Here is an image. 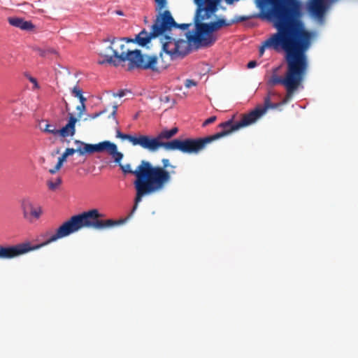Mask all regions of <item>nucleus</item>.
<instances>
[{"label":"nucleus","mask_w":358,"mask_h":358,"mask_svg":"<svg viewBox=\"0 0 358 358\" xmlns=\"http://www.w3.org/2000/svg\"><path fill=\"white\" fill-rule=\"evenodd\" d=\"M273 27L276 29L275 33L271 34L266 40L261 43L259 47V54L262 57L266 50H273L278 53L292 54L296 52L297 47L302 43L304 38L310 41L308 34H302L301 38L296 43L294 36L299 34V31L304 29L300 20L296 19L294 21H289L282 16L280 11L276 13L271 20Z\"/></svg>","instance_id":"f257e3e1"},{"label":"nucleus","mask_w":358,"mask_h":358,"mask_svg":"<svg viewBox=\"0 0 358 358\" xmlns=\"http://www.w3.org/2000/svg\"><path fill=\"white\" fill-rule=\"evenodd\" d=\"M103 214L97 208H91L88 210L83 211L80 213L72 215L69 219L64 222L55 231V233L51 235L43 243H40L41 247L55 242L60 238L67 237L76 232H78L83 228H92L98 230L119 227L127 222L132 216V213L125 218L118 220L107 219L106 220H99Z\"/></svg>","instance_id":"f03ea898"},{"label":"nucleus","mask_w":358,"mask_h":358,"mask_svg":"<svg viewBox=\"0 0 358 358\" xmlns=\"http://www.w3.org/2000/svg\"><path fill=\"white\" fill-rule=\"evenodd\" d=\"M337 0H308L306 4H304L301 0H287L285 3V0H282V8L280 13L282 16L289 21H294L299 19L303 25L304 29L299 31V34L294 36L296 43H298L302 34H308L310 36V47L311 46L312 40L315 37L316 33L314 31L308 30L303 20V17L306 12L308 16L317 21L319 24H322L324 22V15L327 12L329 4L336 2Z\"/></svg>","instance_id":"7ed1b4c3"},{"label":"nucleus","mask_w":358,"mask_h":358,"mask_svg":"<svg viewBox=\"0 0 358 358\" xmlns=\"http://www.w3.org/2000/svg\"><path fill=\"white\" fill-rule=\"evenodd\" d=\"M310 49L309 40L304 38L297 47L296 52L284 55V60L287 64V71L284 77L276 73L278 69L268 79L267 84L269 86L282 85L285 89H290L292 86L303 83L307 74L309 62L307 52Z\"/></svg>","instance_id":"20e7f679"},{"label":"nucleus","mask_w":358,"mask_h":358,"mask_svg":"<svg viewBox=\"0 0 358 358\" xmlns=\"http://www.w3.org/2000/svg\"><path fill=\"white\" fill-rule=\"evenodd\" d=\"M138 171L140 173V178L134 198L136 205L133 208L132 214L137 209L138 204L143 197L163 191L171 181V173H166L157 169L149 161H146L145 165Z\"/></svg>","instance_id":"39448f33"},{"label":"nucleus","mask_w":358,"mask_h":358,"mask_svg":"<svg viewBox=\"0 0 358 358\" xmlns=\"http://www.w3.org/2000/svg\"><path fill=\"white\" fill-rule=\"evenodd\" d=\"M119 59L117 62H128L127 71H131L134 69L150 71L154 73H161L166 70L171 65L165 56H163V61L160 60L159 54L148 55L143 53L140 49L127 50L121 52V55L115 53Z\"/></svg>","instance_id":"423d86ee"},{"label":"nucleus","mask_w":358,"mask_h":358,"mask_svg":"<svg viewBox=\"0 0 358 358\" xmlns=\"http://www.w3.org/2000/svg\"><path fill=\"white\" fill-rule=\"evenodd\" d=\"M116 138L122 141H128L134 146H141L142 148L148 150L150 152H155L159 148H164L166 151H169V141H163L159 140L157 136L144 134H124L118 128L116 129Z\"/></svg>","instance_id":"0eeeda50"},{"label":"nucleus","mask_w":358,"mask_h":358,"mask_svg":"<svg viewBox=\"0 0 358 358\" xmlns=\"http://www.w3.org/2000/svg\"><path fill=\"white\" fill-rule=\"evenodd\" d=\"M212 142L210 135L205 137L175 138L169 141V151H179L187 155H198Z\"/></svg>","instance_id":"6e6552de"},{"label":"nucleus","mask_w":358,"mask_h":358,"mask_svg":"<svg viewBox=\"0 0 358 358\" xmlns=\"http://www.w3.org/2000/svg\"><path fill=\"white\" fill-rule=\"evenodd\" d=\"M215 17V21L202 23L205 33L201 38L197 41L196 49L211 46L217 40V36L214 34V32L221 27L231 26L230 20H227L225 17L217 16Z\"/></svg>","instance_id":"1a4fd4ad"},{"label":"nucleus","mask_w":358,"mask_h":358,"mask_svg":"<svg viewBox=\"0 0 358 358\" xmlns=\"http://www.w3.org/2000/svg\"><path fill=\"white\" fill-rule=\"evenodd\" d=\"M250 117V113H248L240 121L235 122L234 120V117H232L228 120L221 122L218 125L221 130L213 135H210L212 141L213 142L214 141L219 140L236 131H238L241 128H244L254 124L253 120Z\"/></svg>","instance_id":"9d476101"},{"label":"nucleus","mask_w":358,"mask_h":358,"mask_svg":"<svg viewBox=\"0 0 358 358\" xmlns=\"http://www.w3.org/2000/svg\"><path fill=\"white\" fill-rule=\"evenodd\" d=\"M41 248V245H33L30 242L13 245H0V259H10L24 255L27 252L38 250Z\"/></svg>","instance_id":"9b49d317"},{"label":"nucleus","mask_w":358,"mask_h":358,"mask_svg":"<svg viewBox=\"0 0 358 358\" xmlns=\"http://www.w3.org/2000/svg\"><path fill=\"white\" fill-rule=\"evenodd\" d=\"M166 22L164 20V19H160L159 17L157 20V28L156 29L159 33L158 38H159V41L162 44V48L159 52L160 60L163 61V56L164 55H168L171 49L169 48V45L171 43H176V40L173 36L171 31L172 29H166Z\"/></svg>","instance_id":"f8f14e48"},{"label":"nucleus","mask_w":358,"mask_h":358,"mask_svg":"<svg viewBox=\"0 0 358 358\" xmlns=\"http://www.w3.org/2000/svg\"><path fill=\"white\" fill-rule=\"evenodd\" d=\"M217 10V6H213L210 4L199 5L196 8L195 15L194 17V24L195 30L196 31V38L198 41L201 38L205 33L203 29L202 23L205 20L210 18L215 13Z\"/></svg>","instance_id":"ddd939ff"},{"label":"nucleus","mask_w":358,"mask_h":358,"mask_svg":"<svg viewBox=\"0 0 358 358\" xmlns=\"http://www.w3.org/2000/svg\"><path fill=\"white\" fill-rule=\"evenodd\" d=\"M124 157V155L122 152H120L118 150V148L116 150V152L115 155H113L112 159H113V162H115L121 169L122 172L124 175H128L131 174L135 176V180H134L133 185L135 189V191H136L138 187V180L140 178V173H138V170L141 169L142 166L145 165L146 161L145 159H143L141 161L140 164L137 166L135 170H132L131 164H122V160Z\"/></svg>","instance_id":"4468645a"},{"label":"nucleus","mask_w":358,"mask_h":358,"mask_svg":"<svg viewBox=\"0 0 358 358\" xmlns=\"http://www.w3.org/2000/svg\"><path fill=\"white\" fill-rule=\"evenodd\" d=\"M164 20L166 22V29L169 30V29H178L183 31H185V36H186V38L189 43L194 42L195 45L197 43V38H196V31L195 29H194V34H192L189 30V28L191 26V24L189 23H181L179 24L176 22L172 16V14L171 11H166L164 14Z\"/></svg>","instance_id":"2eb2a0df"},{"label":"nucleus","mask_w":358,"mask_h":358,"mask_svg":"<svg viewBox=\"0 0 358 358\" xmlns=\"http://www.w3.org/2000/svg\"><path fill=\"white\" fill-rule=\"evenodd\" d=\"M157 21H154L148 32L145 28L135 35V44L141 48H148V45L153 39L158 38L159 33L156 29Z\"/></svg>","instance_id":"dca6fc26"},{"label":"nucleus","mask_w":358,"mask_h":358,"mask_svg":"<svg viewBox=\"0 0 358 358\" xmlns=\"http://www.w3.org/2000/svg\"><path fill=\"white\" fill-rule=\"evenodd\" d=\"M189 43L187 40L178 38L174 44V48L171 50L168 55L169 57L168 62L171 63L178 59H182L187 55L192 50V47Z\"/></svg>","instance_id":"f3484780"},{"label":"nucleus","mask_w":358,"mask_h":358,"mask_svg":"<svg viewBox=\"0 0 358 358\" xmlns=\"http://www.w3.org/2000/svg\"><path fill=\"white\" fill-rule=\"evenodd\" d=\"M271 92L264 97V106H257L254 110H251L249 113L252 117L253 122L255 123L264 115L266 114L269 109H278L280 106L279 103H273L271 101Z\"/></svg>","instance_id":"a211bd4d"},{"label":"nucleus","mask_w":358,"mask_h":358,"mask_svg":"<svg viewBox=\"0 0 358 358\" xmlns=\"http://www.w3.org/2000/svg\"><path fill=\"white\" fill-rule=\"evenodd\" d=\"M117 145L110 141L106 140L98 143H91L92 154L96 152H107L111 157L115 155Z\"/></svg>","instance_id":"6ab92c4d"},{"label":"nucleus","mask_w":358,"mask_h":358,"mask_svg":"<svg viewBox=\"0 0 358 358\" xmlns=\"http://www.w3.org/2000/svg\"><path fill=\"white\" fill-rule=\"evenodd\" d=\"M106 50H110L113 52L112 55H105L103 53H99V55L101 57H104L103 60H99L98 64L100 65H103L106 64L113 65L115 67H117L120 65L121 62H117L119 59L115 55V53H117V55H121V52H119L117 49H115L113 48V45L110 44L107 48Z\"/></svg>","instance_id":"aec40b11"},{"label":"nucleus","mask_w":358,"mask_h":358,"mask_svg":"<svg viewBox=\"0 0 358 358\" xmlns=\"http://www.w3.org/2000/svg\"><path fill=\"white\" fill-rule=\"evenodd\" d=\"M8 21L11 26L20 28L24 31H30L35 28V26L31 21L25 20L22 17H8Z\"/></svg>","instance_id":"412c9836"},{"label":"nucleus","mask_w":358,"mask_h":358,"mask_svg":"<svg viewBox=\"0 0 358 358\" xmlns=\"http://www.w3.org/2000/svg\"><path fill=\"white\" fill-rule=\"evenodd\" d=\"M73 150L71 148H67L65 151L59 156L57 159V162L55 166L49 169V173L50 174H55L57 171H59L64 165V163L66 162L67 158L70 156H73Z\"/></svg>","instance_id":"4be33fe9"},{"label":"nucleus","mask_w":358,"mask_h":358,"mask_svg":"<svg viewBox=\"0 0 358 358\" xmlns=\"http://www.w3.org/2000/svg\"><path fill=\"white\" fill-rule=\"evenodd\" d=\"M304 89V85L303 83H301L300 85H296L292 86L290 89H286V96L285 98L281 101L279 104L280 106L282 105H285L288 103L293 98L294 95L300 90Z\"/></svg>","instance_id":"5701e85b"},{"label":"nucleus","mask_w":358,"mask_h":358,"mask_svg":"<svg viewBox=\"0 0 358 358\" xmlns=\"http://www.w3.org/2000/svg\"><path fill=\"white\" fill-rule=\"evenodd\" d=\"M178 128L177 127H174L170 129L167 128H164L162 129V131L157 134V137L159 138V140L162 139H171L174 136H176L178 132Z\"/></svg>","instance_id":"b1692460"},{"label":"nucleus","mask_w":358,"mask_h":358,"mask_svg":"<svg viewBox=\"0 0 358 358\" xmlns=\"http://www.w3.org/2000/svg\"><path fill=\"white\" fill-rule=\"evenodd\" d=\"M36 51L38 52V55L44 58L47 59H53L55 57H57L58 56L57 51L52 48H38L36 49Z\"/></svg>","instance_id":"393cba45"},{"label":"nucleus","mask_w":358,"mask_h":358,"mask_svg":"<svg viewBox=\"0 0 358 358\" xmlns=\"http://www.w3.org/2000/svg\"><path fill=\"white\" fill-rule=\"evenodd\" d=\"M155 10L157 12V15H156V18L154 21H157L158 18L163 19L164 14L166 11H169V10H162L167 6V0H155Z\"/></svg>","instance_id":"a878e982"},{"label":"nucleus","mask_w":358,"mask_h":358,"mask_svg":"<svg viewBox=\"0 0 358 358\" xmlns=\"http://www.w3.org/2000/svg\"><path fill=\"white\" fill-rule=\"evenodd\" d=\"M43 213V210L42 207L40 205L35 206L28 213V216L27 217H24L29 222H33L34 220H36L40 219L41 215Z\"/></svg>","instance_id":"bb28decb"},{"label":"nucleus","mask_w":358,"mask_h":358,"mask_svg":"<svg viewBox=\"0 0 358 358\" xmlns=\"http://www.w3.org/2000/svg\"><path fill=\"white\" fill-rule=\"evenodd\" d=\"M20 207L22 210L23 217H27L29 211L35 206L29 198H24L20 201Z\"/></svg>","instance_id":"cd10ccee"},{"label":"nucleus","mask_w":358,"mask_h":358,"mask_svg":"<svg viewBox=\"0 0 358 358\" xmlns=\"http://www.w3.org/2000/svg\"><path fill=\"white\" fill-rule=\"evenodd\" d=\"M73 155L78 153L80 156L92 155L91 143H85L82 147L71 148Z\"/></svg>","instance_id":"c85d7f7f"},{"label":"nucleus","mask_w":358,"mask_h":358,"mask_svg":"<svg viewBox=\"0 0 358 358\" xmlns=\"http://www.w3.org/2000/svg\"><path fill=\"white\" fill-rule=\"evenodd\" d=\"M162 165H154L155 168L157 169L160 170L161 171H163L166 173H174V171L170 172L169 170H167V168L171 167L172 169H175L176 166L173 165H171L170 163V161L169 159L164 158L162 159Z\"/></svg>","instance_id":"c756f323"},{"label":"nucleus","mask_w":358,"mask_h":358,"mask_svg":"<svg viewBox=\"0 0 358 358\" xmlns=\"http://www.w3.org/2000/svg\"><path fill=\"white\" fill-rule=\"evenodd\" d=\"M48 134H51L53 135H59L60 137L66 138L67 136H71L70 132H69L63 126L62 128L57 129L55 128L52 129V130H47Z\"/></svg>","instance_id":"7c9ffc66"},{"label":"nucleus","mask_w":358,"mask_h":358,"mask_svg":"<svg viewBox=\"0 0 358 358\" xmlns=\"http://www.w3.org/2000/svg\"><path fill=\"white\" fill-rule=\"evenodd\" d=\"M62 184V179L61 177H57L55 182L49 180L48 182V188L51 190L57 189Z\"/></svg>","instance_id":"2f4dec72"},{"label":"nucleus","mask_w":358,"mask_h":358,"mask_svg":"<svg viewBox=\"0 0 358 358\" xmlns=\"http://www.w3.org/2000/svg\"><path fill=\"white\" fill-rule=\"evenodd\" d=\"M71 95L78 99L83 95V91L78 85L74 86L71 90Z\"/></svg>","instance_id":"473e14b6"},{"label":"nucleus","mask_w":358,"mask_h":358,"mask_svg":"<svg viewBox=\"0 0 358 358\" xmlns=\"http://www.w3.org/2000/svg\"><path fill=\"white\" fill-rule=\"evenodd\" d=\"M79 118L78 116L76 117L73 113H69L66 123L76 127V124L79 121Z\"/></svg>","instance_id":"72a5a7b5"},{"label":"nucleus","mask_w":358,"mask_h":358,"mask_svg":"<svg viewBox=\"0 0 358 358\" xmlns=\"http://www.w3.org/2000/svg\"><path fill=\"white\" fill-rule=\"evenodd\" d=\"M25 77L28 79V80L33 84V87L34 89H39L40 88V85L39 83H38L37 81V79L33 76H31V75H29V73H26L25 74Z\"/></svg>","instance_id":"f704fd0d"},{"label":"nucleus","mask_w":358,"mask_h":358,"mask_svg":"<svg viewBox=\"0 0 358 358\" xmlns=\"http://www.w3.org/2000/svg\"><path fill=\"white\" fill-rule=\"evenodd\" d=\"M117 41H118V37L111 36H108L102 39V43H110L111 45H114Z\"/></svg>","instance_id":"c9c22d12"},{"label":"nucleus","mask_w":358,"mask_h":358,"mask_svg":"<svg viewBox=\"0 0 358 358\" xmlns=\"http://www.w3.org/2000/svg\"><path fill=\"white\" fill-rule=\"evenodd\" d=\"M129 92L126 89H121L117 93H113V96L122 98L127 94V92Z\"/></svg>","instance_id":"e433bc0d"},{"label":"nucleus","mask_w":358,"mask_h":358,"mask_svg":"<svg viewBox=\"0 0 358 358\" xmlns=\"http://www.w3.org/2000/svg\"><path fill=\"white\" fill-rule=\"evenodd\" d=\"M64 127L69 132H70L71 136H73L75 135L76 131V127L67 123H66V124Z\"/></svg>","instance_id":"4c0bfd02"},{"label":"nucleus","mask_w":358,"mask_h":358,"mask_svg":"<svg viewBox=\"0 0 358 358\" xmlns=\"http://www.w3.org/2000/svg\"><path fill=\"white\" fill-rule=\"evenodd\" d=\"M197 82L192 79H187L185 82V86L187 88H190L193 86H196Z\"/></svg>","instance_id":"58836bf2"},{"label":"nucleus","mask_w":358,"mask_h":358,"mask_svg":"<svg viewBox=\"0 0 358 358\" xmlns=\"http://www.w3.org/2000/svg\"><path fill=\"white\" fill-rule=\"evenodd\" d=\"M118 41H124L127 43H134L135 44V40L134 38L131 37H118Z\"/></svg>","instance_id":"ea45409f"},{"label":"nucleus","mask_w":358,"mask_h":358,"mask_svg":"<svg viewBox=\"0 0 358 358\" xmlns=\"http://www.w3.org/2000/svg\"><path fill=\"white\" fill-rule=\"evenodd\" d=\"M216 118H217L216 116H214V115L209 117L203 122L202 126L206 127V126L214 122L216 120Z\"/></svg>","instance_id":"a19ab883"},{"label":"nucleus","mask_w":358,"mask_h":358,"mask_svg":"<svg viewBox=\"0 0 358 358\" xmlns=\"http://www.w3.org/2000/svg\"><path fill=\"white\" fill-rule=\"evenodd\" d=\"M76 110L78 111V117H81L82 115L86 110V106L85 105L77 106Z\"/></svg>","instance_id":"79ce46f5"},{"label":"nucleus","mask_w":358,"mask_h":358,"mask_svg":"<svg viewBox=\"0 0 358 358\" xmlns=\"http://www.w3.org/2000/svg\"><path fill=\"white\" fill-rule=\"evenodd\" d=\"M258 64H259V63L256 60H250L247 64V68L249 69H254L256 66H257Z\"/></svg>","instance_id":"37998d69"},{"label":"nucleus","mask_w":358,"mask_h":358,"mask_svg":"<svg viewBox=\"0 0 358 358\" xmlns=\"http://www.w3.org/2000/svg\"><path fill=\"white\" fill-rule=\"evenodd\" d=\"M104 113H105V110H101V111L89 115V117L91 119H96V118L99 117L100 115H101L102 114H103Z\"/></svg>","instance_id":"c03bdc74"},{"label":"nucleus","mask_w":358,"mask_h":358,"mask_svg":"<svg viewBox=\"0 0 358 358\" xmlns=\"http://www.w3.org/2000/svg\"><path fill=\"white\" fill-rule=\"evenodd\" d=\"M159 101L161 102H164V103H169V102H170L171 99H170L169 96H162L159 97Z\"/></svg>","instance_id":"a18cd8bd"},{"label":"nucleus","mask_w":358,"mask_h":358,"mask_svg":"<svg viewBox=\"0 0 358 358\" xmlns=\"http://www.w3.org/2000/svg\"><path fill=\"white\" fill-rule=\"evenodd\" d=\"M55 128L54 125L51 124H47L45 126V128L44 129V131L48 133L47 130H52V129Z\"/></svg>","instance_id":"49530a36"},{"label":"nucleus","mask_w":358,"mask_h":358,"mask_svg":"<svg viewBox=\"0 0 358 358\" xmlns=\"http://www.w3.org/2000/svg\"><path fill=\"white\" fill-rule=\"evenodd\" d=\"M80 105H85V102L87 101V98L85 97L83 95L80 96V98L78 99Z\"/></svg>","instance_id":"de8ad7c7"},{"label":"nucleus","mask_w":358,"mask_h":358,"mask_svg":"<svg viewBox=\"0 0 358 358\" xmlns=\"http://www.w3.org/2000/svg\"><path fill=\"white\" fill-rule=\"evenodd\" d=\"M85 143V142L82 141H80V140H75V141H74V143H75L76 145H78V147H82Z\"/></svg>","instance_id":"09e8293b"},{"label":"nucleus","mask_w":358,"mask_h":358,"mask_svg":"<svg viewBox=\"0 0 358 358\" xmlns=\"http://www.w3.org/2000/svg\"><path fill=\"white\" fill-rule=\"evenodd\" d=\"M115 13L117 15H120V16H124V12L122 10H115Z\"/></svg>","instance_id":"8fccbe9b"},{"label":"nucleus","mask_w":358,"mask_h":358,"mask_svg":"<svg viewBox=\"0 0 358 358\" xmlns=\"http://www.w3.org/2000/svg\"><path fill=\"white\" fill-rule=\"evenodd\" d=\"M64 109H65V111L70 113L69 110H70V108H69V104L68 103H66V104L64 105Z\"/></svg>","instance_id":"3c124183"},{"label":"nucleus","mask_w":358,"mask_h":358,"mask_svg":"<svg viewBox=\"0 0 358 358\" xmlns=\"http://www.w3.org/2000/svg\"><path fill=\"white\" fill-rule=\"evenodd\" d=\"M119 48H120V49L121 50V52H126L124 50V49H125V45L124 44H121Z\"/></svg>","instance_id":"603ef678"},{"label":"nucleus","mask_w":358,"mask_h":358,"mask_svg":"<svg viewBox=\"0 0 358 358\" xmlns=\"http://www.w3.org/2000/svg\"><path fill=\"white\" fill-rule=\"evenodd\" d=\"M116 114H117V112H115V111H112V113L109 115V117L115 118Z\"/></svg>","instance_id":"864d4df0"},{"label":"nucleus","mask_w":358,"mask_h":358,"mask_svg":"<svg viewBox=\"0 0 358 358\" xmlns=\"http://www.w3.org/2000/svg\"><path fill=\"white\" fill-rule=\"evenodd\" d=\"M115 112H117V105H114L113 106V111H115Z\"/></svg>","instance_id":"5fc2aeb1"},{"label":"nucleus","mask_w":358,"mask_h":358,"mask_svg":"<svg viewBox=\"0 0 358 358\" xmlns=\"http://www.w3.org/2000/svg\"><path fill=\"white\" fill-rule=\"evenodd\" d=\"M176 103V101L175 99H173L172 100V105H171V107H173V106H174Z\"/></svg>","instance_id":"6e6d98bb"},{"label":"nucleus","mask_w":358,"mask_h":358,"mask_svg":"<svg viewBox=\"0 0 358 358\" xmlns=\"http://www.w3.org/2000/svg\"><path fill=\"white\" fill-rule=\"evenodd\" d=\"M62 102L64 105L66 104V103H68L64 98L62 99Z\"/></svg>","instance_id":"4d7b16f0"},{"label":"nucleus","mask_w":358,"mask_h":358,"mask_svg":"<svg viewBox=\"0 0 358 358\" xmlns=\"http://www.w3.org/2000/svg\"><path fill=\"white\" fill-rule=\"evenodd\" d=\"M138 114H136V115H134V119H137V118H138Z\"/></svg>","instance_id":"13d9d810"}]
</instances>
